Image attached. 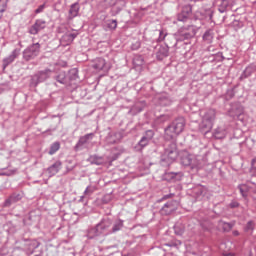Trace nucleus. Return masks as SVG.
<instances>
[{"mask_svg":"<svg viewBox=\"0 0 256 256\" xmlns=\"http://www.w3.org/2000/svg\"><path fill=\"white\" fill-rule=\"evenodd\" d=\"M213 137L215 139H225L227 137V127L226 126H219L213 132Z\"/></svg>","mask_w":256,"mask_h":256,"instance_id":"obj_24","label":"nucleus"},{"mask_svg":"<svg viewBox=\"0 0 256 256\" xmlns=\"http://www.w3.org/2000/svg\"><path fill=\"white\" fill-rule=\"evenodd\" d=\"M197 35V27L190 25L188 27H181L176 33V41H187Z\"/></svg>","mask_w":256,"mask_h":256,"instance_id":"obj_7","label":"nucleus"},{"mask_svg":"<svg viewBox=\"0 0 256 256\" xmlns=\"http://www.w3.org/2000/svg\"><path fill=\"white\" fill-rule=\"evenodd\" d=\"M41 53V44L33 43L32 45L28 46L23 51V59L24 61H33L36 57H39V54Z\"/></svg>","mask_w":256,"mask_h":256,"instance_id":"obj_8","label":"nucleus"},{"mask_svg":"<svg viewBox=\"0 0 256 256\" xmlns=\"http://www.w3.org/2000/svg\"><path fill=\"white\" fill-rule=\"evenodd\" d=\"M68 35H70L72 41H75V39L77 38V33H68Z\"/></svg>","mask_w":256,"mask_h":256,"instance_id":"obj_47","label":"nucleus"},{"mask_svg":"<svg viewBox=\"0 0 256 256\" xmlns=\"http://www.w3.org/2000/svg\"><path fill=\"white\" fill-rule=\"evenodd\" d=\"M15 249H21L22 251H25L26 255H33L35 253V249H38L39 243L37 240H29V239H21L19 241H16Z\"/></svg>","mask_w":256,"mask_h":256,"instance_id":"obj_5","label":"nucleus"},{"mask_svg":"<svg viewBox=\"0 0 256 256\" xmlns=\"http://www.w3.org/2000/svg\"><path fill=\"white\" fill-rule=\"evenodd\" d=\"M203 40L206 41V43H211V41H213V34L211 31H206L204 33Z\"/></svg>","mask_w":256,"mask_h":256,"instance_id":"obj_37","label":"nucleus"},{"mask_svg":"<svg viewBox=\"0 0 256 256\" xmlns=\"http://www.w3.org/2000/svg\"><path fill=\"white\" fill-rule=\"evenodd\" d=\"M95 137L94 133L85 134L84 136H81L76 143L74 150L75 151H83V149H87L89 143H91V140Z\"/></svg>","mask_w":256,"mask_h":256,"instance_id":"obj_10","label":"nucleus"},{"mask_svg":"<svg viewBox=\"0 0 256 256\" xmlns=\"http://www.w3.org/2000/svg\"><path fill=\"white\" fill-rule=\"evenodd\" d=\"M185 118L178 117L176 118L167 128H165V139L171 141V139H175L178 135H181L185 130Z\"/></svg>","mask_w":256,"mask_h":256,"instance_id":"obj_2","label":"nucleus"},{"mask_svg":"<svg viewBox=\"0 0 256 256\" xmlns=\"http://www.w3.org/2000/svg\"><path fill=\"white\" fill-rule=\"evenodd\" d=\"M165 37H167V33H165L163 30H159L158 41H165Z\"/></svg>","mask_w":256,"mask_h":256,"instance_id":"obj_40","label":"nucleus"},{"mask_svg":"<svg viewBox=\"0 0 256 256\" xmlns=\"http://www.w3.org/2000/svg\"><path fill=\"white\" fill-rule=\"evenodd\" d=\"M217 117V113L215 110L210 109L205 112L204 116L202 117V122L200 124V131L207 135L213 129V124L215 123V118Z\"/></svg>","mask_w":256,"mask_h":256,"instance_id":"obj_4","label":"nucleus"},{"mask_svg":"<svg viewBox=\"0 0 256 256\" xmlns=\"http://www.w3.org/2000/svg\"><path fill=\"white\" fill-rule=\"evenodd\" d=\"M18 201H21V194L13 193L8 199L5 200L4 205L5 207H11L13 203H17Z\"/></svg>","mask_w":256,"mask_h":256,"instance_id":"obj_25","label":"nucleus"},{"mask_svg":"<svg viewBox=\"0 0 256 256\" xmlns=\"http://www.w3.org/2000/svg\"><path fill=\"white\" fill-rule=\"evenodd\" d=\"M169 175H170L171 179H175V176L177 175V173L171 172V173H169Z\"/></svg>","mask_w":256,"mask_h":256,"instance_id":"obj_48","label":"nucleus"},{"mask_svg":"<svg viewBox=\"0 0 256 256\" xmlns=\"http://www.w3.org/2000/svg\"><path fill=\"white\" fill-rule=\"evenodd\" d=\"M239 191H240L242 197H247V186H245V185L239 186Z\"/></svg>","mask_w":256,"mask_h":256,"instance_id":"obj_39","label":"nucleus"},{"mask_svg":"<svg viewBox=\"0 0 256 256\" xmlns=\"http://www.w3.org/2000/svg\"><path fill=\"white\" fill-rule=\"evenodd\" d=\"M94 191H97V187H95L93 185H89L88 187H86V189L84 191V197H91V195H93Z\"/></svg>","mask_w":256,"mask_h":256,"instance_id":"obj_31","label":"nucleus"},{"mask_svg":"<svg viewBox=\"0 0 256 256\" xmlns=\"http://www.w3.org/2000/svg\"><path fill=\"white\" fill-rule=\"evenodd\" d=\"M85 197H87V196H85V194L83 196H81L80 201H83L85 199Z\"/></svg>","mask_w":256,"mask_h":256,"instance_id":"obj_51","label":"nucleus"},{"mask_svg":"<svg viewBox=\"0 0 256 256\" xmlns=\"http://www.w3.org/2000/svg\"><path fill=\"white\" fill-rule=\"evenodd\" d=\"M140 47H141V42L138 41L135 44H132L131 49L133 51H137V49H139Z\"/></svg>","mask_w":256,"mask_h":256,"instance_id":"obj_43","label":"nucleus"},{"mask_svg":"<svg viewBox=\"0 0 256 256\" xmlns=\"http://www.w3.org/2000/svg\"><path fill=\"white\" fill-rule=\"evenodd\" d=\"M72 73L74 75V78L77 76V70H72Z\"/></svg>","mask_w":256,"mask_h":256,"instance_id":"obj_50","label":"nucleus"},{"mask_svg":"<svg viewBox=\"0 0 256 256\" xmlns=\"http://www.w3.org/2000/svg\"><path fill=\"white\" fill-rule=\"evenodd\" d=\"M113 225V221L109 218H103L100 223H98L95 227L88 229L86 237L88 239H97V237H107V235H111V227Z\"/></svg>","mask_w":256,"mask_h":256,"instance_id":"obj_1","label":"nucleus"},{"mask_svg":"<svg viewBox=\"0 0 256 256\" xmlns=\"http://www.w3.org/2000/svg\"><path fill=\"white\" fill-rule=\"evenodd\" d=\"M104 7H113L112 11L117 15L125 8V0H104Z\"/></svg>","mask_w":256,"mask_h":256,"instance_id":"obj_11","label":"nucleus"},{"mask_svg":"<svg viewBox=\"0 0 256 256\" xmlns=\"http://www.w3.org/2000/svg\"><path fill=\"white\" fill-rule=\"evenodd\" d=\"M63 40L67 41V43H73V40L71 38V35L69 33H66L63 35Z\"/></svg>","mask_w":256,"mask_h":256,"instance_id":"obj_41","label":"nucleus"},{"mask_svg":"<svg viewBox=\"0 0 256 256\" xmlns=\"http://www.w3.org/2000/svg\"><path fill=\"white\" fill-rule=\"evenodd\" d=\"M171 197H175V194L170 193V194L164 195L162 197V201H165L166 199H171Z\"/></svg>","mask_w":256,"mask_h":256,"instance_id":"obj_46","label":"nucleus"},{"mask_svg":"<svg viewBox=\"0 0 256 256\" xmlns=\"http://www.w3.org/2000/svg\"><path fill=\"white\" fill-rule=\"evenodd\" d=\"M229 115L230 117H233V119L239 118L240 115H243V106H241V104L232 106L229 111Z\"/></svg>","mask_w":256,"mask_h":256,"instance_id":"obj_23","label":"nucleus"},{"mask_svg":"<svg viewBox=\"0 0 256 256\" xmlns=\"http://www.w3.org/2000/svg\"><path fill=\"white\" fill-rule=\"evenodd\" d=\"M93 69L96 71H109L111 69V66L107 64V61H105L104 58H96L94 60Z\"/></svg>","mask_w":256,"mask_h":256,"instance_id":"obj_16","label":"nucleus"},{"mask_svg":"<svg viewBox=\"0 0 256 256\" xmlns=\"http://www.w3.org/2000/svg\"><path fill=\"white\" fill-rule=\"evenodd\" d=\"M253 75V67L248 66L246 69L243 71L241 75V79H247V77H251Z\"/></svg>","mask_w":256,"mask_h":256,"instance_id":"obj_32","label":"nucleus"},{"mask_svg":"<svg viewBox=\"0 0 256 256\" xmlns=\"http://www.w3.org/2000/svg\"><path fill=\"white\" fill-rule=\"evenodd\" d=\"M250 174L252 177L256 176V157L251 160Z\"/></svg>","mask_w":256,"mask_h":256,"instance_id":"obj_36","label":"nucleus"},{"mask_svg":"<svg viewBox=\"0 0 256 256\" xmlns=\"http://www.w3.org/2000/svg\"><path fill=\"white\" fill-rule=\"evenodd\" d=\"M181 163L182 165H184V167H189V166L195 167V156L185 153L181 157Z\"/></svg>","mask_w":256,"mask_h":256,"instance_id":"obj_21","label":"nucleus"},{"mask_svg":"<svg viewBox=\"0 0 256 256\" xmlns=\"http://www.w3.org/2000/svg\"><path fill=\"white\" fill-rule=\"evenodd\" d=\"M63 163L61 161H56L54 164H52L50 167H48L47 172L49 173L50 177H53L54 175H57L59 171H61Z\"/></svg>","mask_w":256,"mask_h":256,"instance_id":"obj_22","label":"nucleus"},{"mask_svg":"<svg viewBox=\"0 0 256 256\" xmlns=\"http://www.w3.org/2000/svg\"><path fill=\"white\" fill-rule=\"evenodd\" d=\"M5 11H7V0H0V19L3 18Z\"/></svg>","mask_w":256,"mask_h":256,"instance_id":"obj_34","label":"nucleus"},{"mask_svg":"<svg viewBox=\"0 0 256 256\" xmlns=\"http://www.w3.org/2000/svg\"><path fill=\"white\" fill-rule=\"evenodd\" d=\"M165 57H169V46L167 44L160 45L156 52L158 61H163Z\"/></svg>","mask_w":256,"mask_h":256,"instance_id":"obj_17","label":"nucleus"},{"mask_svg":"<svg viewBox=\"0 0 256 256\" xmlns=\"http://www.w3.org/2000/svg\"><path fill=\"white\" fill-rule=\"evenodd\" d=\"M19 57V49H14L8 57L3 59V69H7L13 61H15Z\"/></svg>","mask_w":256,"mask_h":256,"instance_id":"obj_20","label":"nucleus"},{"mask_svg":"<svg viewBox=\"0 0 256 256\" xmlns=\"http://www.w3.org/2000/svg\"><path fill=\"white\" fill-rule=\"evenodd\" d=\"M55 80L61 83V85H65V83H67V73H65V71L59 72V74L55 76Z\"/></svg>","mask_w":256,"mask_h":256,"instance_id":"obj_29","label":"nucleus"},{"mask_svg":"<svg viewBox=\"0 0 256 256\" xmlns=\"http://www.w3.org/2000/svg\"><path fill=\"white\" fill-rule=\"evenodd\" d=\"M52 73H53V70L49 68L38 71L31 78V82H30L31 87H37L39 83H45V81H47V79L51 77Z\"/></svg>","mask_w":256,"mask_h":256,"instance_id":"obj_6","label":"nucleus"},{"mask_svg":"<svg viewBox=\"0 0 256 256\" xmlns=\"http://www.w3.org/2000/svg\"><path fill=\"white\" fill-rule=\"evenodd\" d=\"M230 21H232V22L229 23V20H227V16L223 17V22L227 23L230 27L235 29V31H239V29H241L243 27V22L240 21V20H235V16L234 15L230 16Z\"/></svg>","mask_w":256,"mask_h":256,"instance_id":"obj_18","label":"nucleus"},{"mask_svg":"<svg viewBox=\"0 0 256 256\" xmlns=\"http://www.w3.org/2000/svg\"><path fill=\"white\" fill-rule=\"evenodd\" d=\"M169 119H171V117L167 114H163L161 116H159L156 121L157 123H165L166 121H169Z\"/></svg>","mask_w":256,"mask_h":256,"instance_id":"obj_38","label":"nucleus"},{"mask_svg":"<svg viewBox=\"0 0 256 256\" xmlns=\"http://www.w3.org/2000/svg\"><path fill=\"white\" fill-rule=\"evenodd\" d=\"M230 207H231V209H237V207H239V202H237V201H232V202L230 203Z\"/></svg>","mask_w":256,"mask_h":256,"instance_id":"obj_45","label":"nucleus"},{"mask_svg":"<svg viewBox=\"0 0 256 256\" xmlns=\"http://www.w3.org/2000/svg\"><path fill=\"white\" fill-rule=\"evenodd\" d=\"M47 27V22L43 19H38L35 23L28 29L30 35H37L40 31H43Z\"/></svg>","mask_w":256,"mask_h":256,"instance_id":"obj_13","label":"nucleus"},{"mask_svg":"<svg viewBox=\"0 0 256 256\" xmlns=\"http://www.w3.org/2000/svg\"><path fill=\"white\" fill-rule=\"evenodd\" d=\"M80 9H81V6L79 5L78 2L72 4L68 12V17H67L68 21H73L75 17H79Z\"/></svg>","mask_w":256,"mask_h":256,"instance_id":"obj_19","label":"nucleus"},{"mask_svg":"<svg viewBox=\"0 0 256 256\" xmlns=\"http://www.w3.org/2000/svg\"><path fill=\"white\" fill-rule=\"evenodd\" d=\"M232 234L234 235V237H239V231L237 230H234Z\"/></svg>","mask_w":256,"mask_h":256,"instance_id":"obj_49","label":"nucleus"},{"mask_svg":"<svg viewBox=\"0 0 256 256\" xmlns=\"http://www.w3.org/2000/svg\"><path fill=\"white\" fill-rule=\"evenodd\" d=\"M193 12V8L191 5L183 6L181 12H179L176 16L177 21L180 23H187L191 17V13Z\"/></svg>","mask_w":256,"mask_h":256,"instance_id":"obj_12","label":"nucleus"},{"mask_svg":"<svg viewBox=\"0 0 256 256\" xmlns=\"http://www.w3.org/2000/svg\"><path fill=\"white\" fill-rule=\"evenodd\" d=\"M227 256H233L232 254H228Z\"/></svg>","mask_w":256,"mask_h":256,"instance_id":"obj_52","label":"nucleus"},{"mask_svg":"<svg viewBox=\"0 0 256 256\" xmlns=\"http://www.w3.org/2000/svg\"><path fill=\"white\" fill-rule=\"evenodd\" d=\"M177 157H179V153L177 152V144L175 142H170L161 156L160 164L162 167H169V165H171V163H173Z\"/></svg>","mask_w":256,"mask_h":256,"instance_id":"obj_3","label":"nucleus"},{"mask_svg":"<svg viewBox=\"0 0 256 256\" xmlns=\"http://www.w3.org/2000/svg\"><path fill=\"white\" fill-rule=\"evenodd\" d=\"M174 233L175 235H183L185 233V224L182 221L176 222L174 225Z\"/></svg>","mask_w":256,"mask_h":256,"instance_id":"obj_27","label":"nucleus"},{"mask_svg":"<svg viewBox=\"0 0 256 256\" xmlns=\"http://www.w3.org/2000/svg\"><path fill=\"white\" fill-rule=\"evenodd\" d=\"M255 229V222L253 221H248L244 231H246V233H251V231H253Z\"/></svg>","mask_w":256,"mask_h":256,"instance_id":"obj_35","label":"nucleus"},{"mask_svg":"<svg viewBox=\"0 0 256 256\" xmlns=\"http://www.w3.org/2000/svg\"><path fill=\"white\" fill-rule=\"evenodd\" d=\"M174 211H177V201L172 200L164 204L160 210V213L161 215H171V213H174Z\"/></svg>","mask_w":256,"mask_h":256,"instance_id":"obj_15","label":"nucleus"},{"mask_svg":"<svg viewBox=\"0 0 256 256\" xmlns=\"http://www.w3.org/2000/svg\"><path fill=\"white\" fill-rule=\"evenodd\" d=\"M154 137H155V131H153V130L145 131V133L141 137L140 141L134 147L135 151H138V152L143 151L144 148L147 147V145H149V143H151V141L153 140Z\"/></svg>","mask_w":256,"mask_h":256,"instance_id":"obj_9","label":"nucleus"},{"mask_svg":"<svg viewBox=\"0 0 256 256\" xmlns=\"http://www.w3.org/2000/svg\"><path fill=\"white\" fill-rule=\"evenodd\" d=\"M219 227H221V229H223V231H225L226 233H229V231H231L233 229V223H229V222H224L222 220L219 221L218 223Z\"/></svg>","mask_w":256,"mask_h":256,"instance_id":"obj_30","label":"nucleus"},{"mask_svg":"<svg viewBox=\"0 0 256 256\" xmlns=\"http://www.w3.org/2000/svg\"><path fill=\"white\" fill-rule=\"evenodd\" d=\"M59 149H61V144L59 142H54L50 146L49 155H55L56 151H58Z\"/></svg>","mask_w":256,"mask_h":256,"instance_id":"obj_33","label":"nucleus"},{"mask_svg":"<svg viewBox=\"0 0 256 256\" xmlns=\"http://www.w3.org/2000/svg\"><path fill=\"white\" fill-rule=\"evenodd\" d=\"M88 161L91 163V165H103V157L101 156L91 155L88 158Z\"/></svg>","mask_w":256,"mask_h":256,"instance_id":"obj_28","label":"nucleus"},{"mask_svg":"<svg viewBox=\"0 0 256 256\" xmlns=\"http://www.w3.org/2000/svg\"><path fill=\"white\" fill-rule=\"evenodd\" d=\"M233 7H235V0H221L218 4V11L219 13H227L233 11Z\"/></svg>","mask_w":256,"mask_h":256,"instance_id":"obj_14","label":"nucleus"},{"mask_svg":"<svg viewBox=\"0 0 256 256\" xmlns=\"http://www.w3.org/2000/svg\"><path fill=\"white\" fill-rule=\"evenodd\" d=\"M123 223L124 221L121 219L115 220V222L112 224V227H110L111 235H113V233L121 231V229H123L124 226Z\"/></svg>","mask_w":256,"mask_h":256,"instance_id":"obj_26","label":"nucleus"},{"mask_svg":"<svg viewBox=\"0 0 256 256\" xmlns=\"http://www.w3.org/2000/svg\"><path fill=\"white\" fill-rule=\"evenodd\" d=\"M108 25L110 29H117V20H112Z\"/></svg>","mask_w":256,"mask_h":256,"instance_id":"obj_44","label":"nucleus"},{"mask_svg":"<svg viewBox=\"0 0 256 256\" xmlns=\"http://www.w3.org/2000/svg\"><path fill=\"white\" fill-rule=\"evenodd\" d=\"M45 10V4L40 5L36 10L35 13L39 14V13H43V11Z\"/></svg>","mask_w":256,"mask_h":256,"instance_id":"obj_42","label":"nucleus"}]
</instances>
